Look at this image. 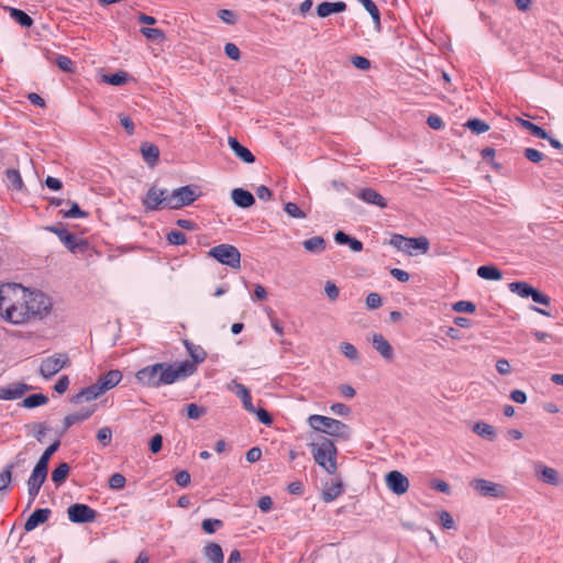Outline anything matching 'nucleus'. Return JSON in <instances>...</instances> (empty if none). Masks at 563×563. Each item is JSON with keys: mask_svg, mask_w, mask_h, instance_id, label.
<instances>
[{"mask_svg": "<svg viewBox=\"0 0 563 563\" xmlns=\"http://www.w3.org/2000/svg\"><path fill=\"white\" fill-rule=\"evenodd\" d=\"M196 372V366L189 361L180 363H155L142 367L135 373L139 384L148 388H159L164 385H172L177 380L185 379Z\"/></svg>", "mask_w": 563, "mask_h": 563, "instance_id": "1", "label": "nucleus"}, {"mask_svg": "<svg viewBox=\"0 0 563 563\" xmlns=\"http://www.w3.org/2000/svg\"><path fill=\"white\" fill-rule=\"evenodd\" d=\"M10 16L21 26L30 27L33 25V19L24 11L16 8H9Z\"/></svg>", "mask_w": 563, "mask_h": 563, "instance_id": "36", "label": "nucleus"}, {"mask_svg": "<svg viewBox=\"0 0 563 563\" xmlns=\"http://www.w3.org/2000/svg\"><path fill=\"white\" fill-rule=\"evenodd\" d=\"M334 241L340 245H349L353 252H361L363 250V243L360 240L350 236L343 231L334 233Z\"/></svg>", "mask_w": 563, "mask_h": 563, "instance_id": "29", "label": "nucleus"}, {"mask_svg": "<svg viewBox=\"0 0 563 563\" xmlns=\"http://www.w3.org/2000/svg\"><path fill=\"white\" fill-rule=\"evenodd\" d=\"M346 10V3L343 1L338 2H321L317 5V15L319 18H327L334 13H341Z\"/></svg>", "mask_w": 563, "mask_h": 563, "instance_id": "25", "label": "nucleus"}, {"mask_svg": "<svg viewBox=\"0 0 563 563\" xmlns=\"http://www.w3.org/2000/svg\"><path fill=\"white\" fill-rule=\"evenodd\" d=\"M477 275L486 280H499L503 277L501 271L495 265H483L477 268Z\"/></svg>", "mask_w": 563, "mask_h": 563, "instance_id": "32", "label": "nucleus"}, {"mask_svg": "<svg viewBox=\"0 0 563 563\" xmlns=\"http://www.w3.org/2000/svg\"><path fill=\"white\" fill-rule=\"evenodd\" d=\"M208 255L233 269L241 267V254L234 245L225 243L219 244L211 247Z\"/></svg>", "mask_w": 563, "mask_h": 563, "instance_id": "5", "label": "nucleus"}, {"mask_svg": "<svg viewBox=\"0 0 563 563\" xmlns=\"http://www.w3.org/2000/svg\"><path fill=\"white\" fill-rule=\"evenodd\" d=\"M49 231L54 232L71 253H77V251H85L87 249L86 241H77L76 236L69 233L65 228L51 227Z\"/></svg>", "mask_w": 563, "mask_h": 563, "instance_id": "14", "label": "nucleus"}, {"mask_svg": "<svg viewBox=\"0 0 563 563\" xmlns=\"http://www.w3.org/2000/svg\"><path fill=\"white\" fill-rule=\"evenodd\" d=\"M351 63L354 67L361 69V70H367L371 67V62L366 57L363 56H353L351 58Z\"/></svg>", "mask_w": 563, "mask_h": 563, "instance_id": "64", "label": "nucleus"}, {"mask_svg": "<svg viewBox=\"0 0 563 563\" xmlns=\"http://www.w3.org/2000/svg\"><path fill=\"white\" fill-rule=\"evenodd\" d=\"M203 555L209 563H223L224 560L222 548L214 542L205 545Z\"/></svg>", "mask_w": 563, "mask_h": 563, "instance_id": "28", "label": "nucleus"}, {"mask_svg": "<svg viewBox=\"0 0 563 563\" xmlns=\"http://www.w3.org/2000/svg\"><path fill=\"white\" fill-rule=\"evenodd\" d=\"M47 473L48 468L35 464V467L33 468L31 476L27 479V493L30 497L27 506H30L38 495L42 485L46 481Z\"/></svg>", "mask_w": 563, "mask_h": 563, "instance_id": "12", "label": "nucleus"}, {"mask_svg": "<svg viewBox=\"0 0 563 563\" xmlns=\"http://www.w3.org/2000/svg\"><path fill=\"white\" fill-rule=\"evenodd\" d=\"M48 398L44 394H33L23 399V406L25 408H35L45 405Z\"/></svg>", "mask_w": 563, "mask_h": 563, "instance_id": "44", "label": "nucleus"}, {"mask_svg": "<svg viewBox=\"0 0 563 563\" xmlns=\"http://www.w3.org/2000/svg\"><path fill=\"white\" fill-rule=\"evenodd\" d=\"M324 292L331 301H335L340 295V289L332 280H327L324 284Z\"/></svg>", "mask_w": 563, "mask_h": 563, "instance_id": "59", "label": "nucleus"}, {"mask_svg": "<svg viewBox=\"0 0 563 563\" xmlns=\"http://www.w3.org/2000/svg\"><path fill=\"white\" fill-rule=\"evenodd\" d=\"M5 181L7 186L13 190H22L24 188V183L22 180L21 174L18 169L10 168L5 170Z\"/></svg>", "mask_w": 563, "mask_h": 563, "instance_id": "31", "label": "nucleus"}, {"mask_svg": "<svg viewBox=\"0 0 563 563\" xmlns=\"http://www.w3.org/2000/svg\"><path fill=\"white\" fill-rule=\"evenodd\" d=\"M25 298L27 301L29 318H43L51 311V299L42 291H30L25 288Z\"/></svg>", "mask_w": 563, "mask_h": 563, "instance_id": "7", "label": "nucleus"}, {"mask_svg": "<svg viewBox=\"0 0 563 563\" xmlns=\"http://www.w3.org/2000/svg\"><path fill=\"white\" fill-rule=\"evenodd\" d=\"M122 379V373L119 369H111L99 376L97 383L103 393L115 387Z\"/></svg>", "mask_w": 563, "mask_h": 563, "instance_id": "21", "label": "nucleus"}, {"mask_svg": "<svg viewBox=\"0 0 563 563\" xmlns=\"http://www.w3.org/2000/svg\"><path fill=\"white\" fill-rule=\"evenodd\" d=\"M103 393L98 383H95L86 388H82L77 395L71 398L73 404H79L81 401H91L100 397Z\"/></svg>", "mask_w": 563, "mask_h": 563, "instance_id": "20", "label": "nucleus"}, {"mask_svg": "<svg viewBox=\"0 0 563 563\" xmlns=\"http://www.w3.org/2000/svg\"><path fill=\"white\" fill-rule=\"evenodd\" d=\"M56 65L63 71L71 73L74 70V63L70 60V58H68L67 56H64V55L57 56Z\"/></svg>", "mask_w": 563, "mask_h": 563, "instance_id": "60", "label": "nucleus"}, {"mask_svg": "<svg viewBox=\"0 0 563 563\" xmlns=\"http://www.w3.org/2000/svg\"><path fill=\"white\" fill-rule=\"evenodd\" d=\"M51 515V509L48 508H37L35 509L32 515L27 518L24 529L25 531H32L34 530L38 525H42L47 521L48 517Z\"/></svg>", "mask_w": 563, "mask_h": 563, "instance_id": "23", "label": "nucleus"}, {"mask_svg": "<svg viewBox=\"0 0 563 563\" xmlns=\"http://www.w3.org/2000/svg\"><path fill=\"white\" fill-rule=\"evenodd\" d=\"M25 463H26L25 453L19 452L14 456L13 461L7 465V468H9L11 472L13 470H20L22 473H24L26 471Z\"/></svg>", "mask_w": 563, "mask_h": 563, "instance_id": "51", "label": "nucleus"}, {"mask_svg": "<svg viewBox=\"0 0 563 563\" xmlns=\"http://www.w3.org/2000/svg\"><path fill=\"white\" fill-rule=\"evenodd\" d=\"M95 410L96 406H92L91 408L66 416L63 420V432L67 431L71 426L89 419L93 415Z\"/></svg>", "mask_w": 563, "mask_h": 563, "instance_id": "26", "label": "nucleus"}, {"mask_svg": "<svg viewBox=\"0 0 563 563\" xmlns=\"http://www.w3.org/2000/svg\"><path fill=\"white\" fill-rule=\"evenodd\" d=\"M340 351L351 361H357L360 358L358 351L352 343L342 342L340 344Z\"/></svg>", "mask_w": 563, "mask_h": 563, "instance_id": "49", "label": "nucleus"}, {"mask_svg": "<svg viewBox=\"0 0 563 563\" xmlns=\"http://www.w3.org/2000/svg\"><path fill=\"white\" fill-rule=\"evenodd\" d=\"M70 360L66 353H56L44 358L40 366V374L48 379L57 374L60 369L68 366Z\"/></svg>", "mask_w": 563, "mask_h": 563, "instance_id": "8", "label": "nucleus"}, {"mask_svg": "<svg viewBox=\"0 0 563 563\" xmlns=\"http://www.w3.org/2000/svg\"><path fill=\"white\" fill-rule=\"evenodd\" d=\"M68 519L74 523H89L96 520L98 512L86 504H73L67 508Z\"/></svg>", "mask_w": 563, "mask_h": 563, "instance_id": "11", "label": "nucleus"}, {"mask_svg": "<svg viewBox=\"0 0 563 563\" xmlns=\"http://www.w3.org/2000/svg\"><path fill=\"white\" fill-rule=\"evenodd\" d=\"M372 345L379 355L386 360L391 361L394 356V349L386 338L380 333H374L372 335Z\"/></svg>", "mask_w": 563, "mask_h": 563, "instance_id": "16", "label": "nucleus"}, {"mask_svg": "<svg viewBox=\"0 0 563 563\" xmlns=\"http://www.w3.org/2000/svg\"><path fill=\"white\" fill-rule=\"evenodd\" d=\"M386 486L397 496L406 494L409 489V479L399 471H390L385 476Z\"/></svg>", "mask_w": 563, "mask_h": 563, "instance_id": "13", "label": "nucleus"}, {"mask_svg": "<svg viewBox=\"0 0 563 563\" xmlns=\"http://www.w3.org/2000/svg\"><path fill=\"white\" fill-rule=\"evenodd\" d=\"M523 155L528 161H530L532 163L541 162L544 156L540 151H538L536 148H531V147L526 148L523 152Z\"/></svg>", "mask_w": 563, "mask_h": 563, "instance_id": "63", "label": "nucleus"}, {"mask_svg": "<svg viewBox=\"0 0 563 563\" xmlns=\"http://www.w3.org/2000/svg\"><path fill=\"white\" fill-rule=\"evenodd\" d=\"M224 53L232 60H239L241 58V52L234 43H227Z\"/></svg>", "mask_w": 563, "mask_h": 563, "instance_id": "61", "label": "nucleus"}, {"mask_svg": "<svg viewBox=\"0 0 563 563\" xmlns=\"http://www.w3.org/2000/svg\"><path fill=\"white\" fill-rule=\"evenodd\" d=\"M508 287L511 292L517 294L521 298L530 297L536 289L526 282H514Z\"/></svg>", "mask_w": 563, "mask_h": 563, "instance_id": "34", "label": "nucleus"}, {"mask_svg": "<svg viewBox=\"0 0 563 563\" xmlns=\"http://www.w3.org/2000/svg\"><path fill=\"white\" fill-rule=\"evenodd\" d=\"M307 421L309 427L317 432H321L343 441H347L351 438V428L338 419L321 415H311Z\"/></svg>", "mask_w": 563, "mask_h": 563, "instance_id": "4", "label": "nucleus"}, {"mask_svg": "<svg viewBox=\"0 0 563 563\" xmlns=\"http://www.w3.org/2000/svg\"><path fill=\"white\" fill-rule=\"evenodd\" d=\"M166 240L173 245H184L186 243V236L181 231L172 230L167 233Z\"/></svg>", "mask_w": 563, "mask_h": 563, "instance_id": "54", "label": "nucleus"}, {"mask_svg": "<svg viewBox=\"0 0 563 563\" xmlns=\"http://www.w3.org/2000/svg\"><path fill=\"white\" fill-rule=\"evenodd\" d=\"M201 527H202V530L208 533V534H212L214 533L218 529L222 528L223 527V521L220 520V519H212V518H208V519H205L201 523Z\"/></svg>", "mask_w": 563, "mask_h": 563, "instance_id": "52", "label": "nucleus"}, {"mask_svg": "<svg viewBox=\"0 0 563 563\" xmlns=\"http://www.w3.org/2000/svg\"><path fill=\"white\" fill-rule=\"evenodd\" d=\"M365 302L368 309H377L382 306V297L377 292H371L367 295Z\"/></svg>", "mask_w": 563, "mask_h": 563, "instance_id": "62", "label": "nucleus"}, {"mask_svg": "<svg viewBox=\"0 0 563 563\" xmlns=\"http://www.w3.org/2000/svg\"><path fill=\"white\" fill-rule=\"evenodd\" d=\"M169 191L167 189L158 188L153 185L142 199L144 208L148 211H156L163 208H167Z\"/></svg>", "mask_w": 563, "mask_h": 563, "instance_id": "9", "label": "nucleus"}, {"mask_svg": "<svg viewBox=\"0 0 563 563\" xmlns=\"http://www.w3.org/2000/svg\"><path fill=\"white\" fill-rule=\"evenodd\" d=\"M356 197L368 205H374L379 208L387 207L386 199L380 194H378L376 190H374L373 188H369V187L361 189L356 194Z\"/></svg>", "mask_w": 563, "mask_h": 563, "instance_id": "19", "label": "nucleus"}, {"mask_svg": "<svg viewBox=\"0 0 563 563\" xmlns=\"http://www.w3.org/2000/svg\"><path fill=\"white\" fill-rule=\"evenodd\" d=\"M59 445H60V441L56 440L49 446H47L46 450L41 455V457H40V460L37 461L36 464H38L41 466H45L46 468H48L49 459L58 450Z\"/></svg>", "mask_w": 563, "mask_h": 563, "instance_id": "45", "label": "nucleus"}, {"mask_svg": "<svg viewBox=\"0 0 563 563\" xmlns=\"http://www.w3.org/2000/svg\"><path fill=\"white\" fill-rule=\"evenodd\" d=\"M197 186L186 185L169 191L167 208L177 210L191 205L200 196V192H197Z\"/></svg>", "mask_w": 563, "mask_h": 563, "instance_id": "6", "label": "nucleus"}, {"mask_svg": "<svg viewBox=\"0 0 563 563\" xmlns=\"http://www.w3.org/2000/svg\"><path fill=\"white\" fill-rule=\"evenodd\" d=\"M97 439L103 446H108L112 439L111 429L109 427L100 428L97 432Z\"/></svg>", "mask_w": 563, "mask_h": 563, "instance_id": "56", "label": "nucleus"}, {"mask_svg": "<svg viewBox=\"0 0 563 563\" xmlns=\"http://www.w3.org/2000/svg\"><path fill=\"white\" fill-rule=\"evenodd\" d=\"M228 144L235 156L243 163L253 164L256 161L253 153L247 147L243 146L236 137L229 136Z\"/></svg>", "mask_w": 563, "mask_h": 563, "instance_id": "17", "label": "nucleus"}, {"mask_svg": "<svg viewBox=\"0 0 563 563\" xmlns=\"http://www.w3.org/2000/svg\"><path fill=\"white\" fill-rule=\"evenodd\" d=\"M518 122L520 123V125L523 129L529 131L533 136L542 139V140L549 139V133L543 128L532 123L531 121L518 119Z\"/></svg>", "mask_w": 563, "mask_h": 563, "instance_id": "37", "label": "nucleus"}, {"mask_svg": "<svg viewBox=\"0 0 563 563\" xmlns=\"http://www.w3.org/2000/svg\"><path fill=\"white\" fill-rule=\"evenodd\" d=\"M231 198L235 206L247 209L255 203V198L253 194L243 188H235L231 191Z\"/></svg>", "mask_w": 563, "mask_h": 563, "instance_id": "22", "label": "nucleus"}, {"mask_svg": "<svg viewBox=\"0 0 563 563\" xmlns=\"http://www.w3.org/2000/svg\"><path fill=\"white\" fill-rule=\"evenodd\" d=\"M471 487L483 497H492V498H505L506 497V488L497 483L484 479V478H474L470 483Z\"/></svg>", "mask_w": 563, "mask_h": 563, "instance_id": "10", "label": "nucleus"}, {"mask_svg": "<svg viewBox=\"0 0 563 563\" xmlns=\"http://www.w3.org/2000/svg\"><path fill=\"white\" fill-rule=\"evenodd\" d=\"M344 492L343 483L340 478L331 479L324 484L322 499L325 503L335 500Z\"/></svg>", "mask_w": 563, "mask_h": 563, "instance_id": "18", "label": "nucleus"}, {"mask_svg": "<svg viewBox=\"0 0 563 563\" xmlns=\"http://www.w3.org/2000/svg\"><path fill=\"white\" fill-rule=\"evenodd\" d=\"M185 409L187 417L192 420L200 419L207 412L205 407L198 406L197 404H188Z\"/></svg>", "mask_w": 563, "mask_h": 563, "instance_id": "50", "label": "nucleus"}, {"mask_svg": "<svg viewBox=\"0 0 563 563\" xmlns=\"http://www.w3.org/2000/svg\"><path fill=\"white\" fill-rule=\"evenodd\" d=\"M228 389L235 393L236 397L241 399L243 408L246 411H255V407L252 402L251 393L246 388V386L233 379L231 380L230 384H228Z\"/></svg>", "mask_w": 563, "mask_h": 563, "instance_id": "15", "label": "nucleus"}, {"mask_svg": "<svg viewBox=\"0 0 563 563\" xmlns=\"http://www.w3.org/2000/svg\"><path fill=\"white\" fill-rule=\"evenodd\" d=\"M429 247L430 243L426 236L410 238L408 253L411 254V250H420L422 253H427Z\"/></svg>", "mask_w": 563, "mask_h": 563, "instance_id": "43", "label": "nucleus"}, {"mask_svg": "<svg viewBox=\"0 0 563 563\" xmlns=\"http://www.w3.org/2000/svg\"><path fill=\"white\" fill-rule=\"evenodd\" d=\"M410 243V238H406L401 234H393L389 241V244L396 247L399 251L408 253V245Z\"/></svg>", "mask_w": 563, "mask_h": 563, "instance_id": "48", "label": "nucleus"}, {"mask_svg": "<svg viewBox=\"0 0 563 563\" xmlns=\"http://www.w3.org/2000/svg\"><path fill=\"white\" fill-rule=\"evenodd\" d=\"M102 80L112 86H121L128 82L129 74L120 70L114 74L103 75Z\"/></svg>", "mask_w": 563, "mask_h": 563, "instance_id": "42", "label": "nucleus"}, {"mask_svg": "<svg viewBox=\"0 0 563 563\" xmlns=\"http://www.w3.org/2000/svg\"><path fill=\"white\" fill-rule=\"evenodd\" d=\"M473 431L479 437L493 441L496 438V431L493 426L479 421L476 422L473 427Z\"/></svg>", "mask_w": 563, "mask_h": 563, "instance_id": "35", "label": "nucleus"}, {"mask_svg": "<svg viewBox=\"0 0 563 563\" xmlns=\"http://www.w3.org/2000/svg\"><path fill=\"white\" fill-rule=\"evenodd\" d=\"M25 287L20 284H7L0 287V316L13 324L30 321Z\"/></svg>", "mask_w": 563, "mask_h": 563, "instance_id": "2", "label": "nucleus"}, {"mask_svg": "<svg viewBox=\"0 0 563 563\" xmlns=\"http://www.w3.org/2000/svg\"><path fill=\"white\" fill-rule=\"evenodd\" d=\"M29 388L30 387L26 384H11L7 387L0 388V398L4 400L19 399L29 390Z\"/></svg>", "mask_w": 563, "mask_h": 563, "instance_id": "24", "label": "nucleus"}, {"mask_svg": "<svg viewBox=\"0 0 563 563\" xmlns=\"http://www.w3.org/2000/svg\"><path fill=\"white\" fill-rule=\"evenodd\" d=\"M465 126L476 134H481L489 130V125L485 121L477 118L467 120Z\"/></svg>", "mask_w": 563, "mask_h": 563, "instance_id": "47", "label": "nucleus"}, {"mask_svg": "<svg viewBox=\"0 0 563 563\" xmlns=\"http://www.w3.org/2000/svg\"><path fill=\"white\" fill-rule=\"evenodd\" d=\"M140 32L143 36L153 42H162L165 40V33L159 29L144 26L141 27Z\"/></svg>", "mask_w": 563, "mask_h": 563, "instance_id": "46", "label": "nucleus"}, {"mask_svg": "<svg viewBox=\"0 0 563 563\" xmlns=\"http://www.w3.org/2000/svg\"><path fill=\"white\" fill-rule=\"evenodd\" d=\"M66 205H69L70 208L68 210L62 209L59 213L64 218H70V219H79V218H86L88 217V212L82 211L77 202H73L70 200H67Z\"/></svg>", "mask_w": 563, "mask_h": 563, "instance_id": "38", "label": "nucleus"}, {"mask_svg": "<svg viewBox=\"0 0 563 563\" xmlns=\"http://www.w3.org/2000/svg\"><path fill=\"white\" fill-rule=\"evenodd\" d=\"M109 487L115 490L122 489L126 483L125 477L120 473H114L109 478Z\"/></svg>", "mask_w": 563, "mask_h": 563, "instance_id": "57", "label": "nucleus"}, {"mask_svg": "<svg viewBox=\"0 0 563 563\" xmlns=\"http://www.w3.org/2000/svg\"><path fill=\"white\" fill-rule=\"evenodd\" d=\"M184 344L186 346V350L192 361H189L190 363H194L197 367V364L202 363L207 357V352L200 346L196 345L192 342L185 340Z\"/></svg>", "mask_w": 563, "mask_h": 563, "instance_id": "30", "label": "nucleus"}, {"mask_svg": "<svg viewBox=\"0 0 563 563\" xmlns=\"http://www.w3.org/2000/svg\"><path fill=\"white\" fill-rule=\"evenodd\" d=\"M141 154L144 159V162L150 166L154 167L158 163L159 158V150L158 147L150 142H144L141 144Z\"/></svg>", "mask_w": 563, "mask_h": 563, "instance_id": "27", "label": "nucleus"}, {"mask_svg": "<svg viewBox=\"0 0 563 563\" xmlns=\"http://www.w3.org/2000/svg\"><path fill=\"white\" fill-rule=\"evenodd\" d=\"M69 471L70 467L67 463H60L52 473V481L54 482V484L56 486L62 485L66 481Z\"/></svg>", "mask_w": 563, "mask_h": 563, "instance_id": "39", "label": "nucleus"}, {"mask_svg": "<svg viewBox=\"0 0 563 563\" xmlns=\"http://www.w3.org/2000/svg\"><path fill=\"white\" fill-rule=\"evenodd\" d=\"M306 251L311 253H321L325 250V240L322 236H313L302 242Z\"/></svg>", "mask_w": 563, "mask_h": 563, "instance_id": "33", "label": "nucleus"}, {"mask_svg": "<svg viewBox=\"0 0 563 563\" xmlns=\"http://www.w3.org/2000/svg\"><path fill=\"white\" fill-rule=\"evenodd\" d=\"M438 517H439L441 526L444 529H454L455 528V522L449 511L441 510L438 512Z\"/></svg>", "mask_w": 563, "mask_h": 563, "instance_id": "58", "label": "nucleus"}, {"mask_svg": "<svg viewBox=\"0 0 563 563\" xmlns=\"http://www.w3.org/2000/svg\"><path fill=\"white\" fill-rule=\"evenodd\" d=\"M371 14L377 30L380 29V13L373 0H357Z\"/></svg>", "mask_w": 563, "mask_h": 563, "instance_id": "40", "label": "nucleus"}, {"mask_svg": "<svg viewBox=\"0 0 563 563\" xmlns=\"http://www.w3.org/2000/svg\"><path fill=\"white\" fill-rule=\"evenodd\" d=\"M316 464L322 467L328 474L334 475L338 471V449L333 440L319 437L317 442L309 444Z\"/></svg>", "mask_w": 563, "mask_h": 563, "instance_id": "3", "label": "nucleus"}, {"mask_svg": "<svg viewBox=\"0 0 563 563\" xmlns=\"http://www.w3.org/2000/svg\"><path fill=\"white\" fill-rule=\"evenodd\" d=\"M452 309L460 313H473L476 310V306L472 301L460 300L453 303Z\"/></svg>", "mask_w": 563, "mask_h": 563, "instance_id": "53", "label": "nucleus"}, {"mask_svg": "<svg viewBox=\"0 0 563 563\" xmlns=\"http://www.w3.org/2000/svg\"><path fill=\"white\" fill-rule=\"evenodd\" d=\"M285 212L297 219H303L306 218V213L295 203V202H287L284 206Z\"/></svg>", "mask_w": 563, "mask_h": 563, "instance_id": "55", "label": "nucleus"}, {"mask_svg": "<svg viewBox=\"0 0 563 563\" xmlns=\"http://www.w3.org/2000/svg\"><path fill=\"white\" fill-rule=\"evenodd\" d=\"M541 478L544 483L558 486L560 484L559 473L556 470L542 465L540 470Z\"/></svg>", "mask_w": 563, "mask_h": 563, "instance_id": "41", "label": "nucleus"}]
</instances>
